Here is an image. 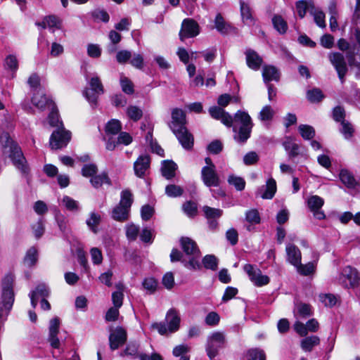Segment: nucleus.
<instances>
[{"label": "nucleus", "instance_id": "680f3d73", "mask_svg": "<svg viewBox=\"0 0 360 360\" xmlns=\"http://www.w3.org/2000/svg\"><path fill=\"white\" fill-rule=\"evenodd\" d=\"M307 98L311 102H319L323 98V94L319 89H314L307 91Z\"/></svg>", "mask_w": 360, "mask_h": 360}, {"label": "nucleus", "instance_id": "49530a36", "mask_svg": "<svg viewBox=\"0 0 360 360\" xmlns=\"http://www.w3.org/2000/svg\"><path fill=\"white\" fill-rule=\"evenodd\" d=\"M298 130L304 139L309 140L314 137L315 131L314 129L307 124H300L298 127Z\"/></svg>", "mask_w": 360, "mask_h": 360}, {"label": "nucleus", "instance_id": "de8ad7c7", "mask_svg": "<svg viewBox=\"0 0 360 360\" xmlns=\"http://www.w3.org/2000/svg\"><path fill=\"white\" fill-rule=\"evenodd\" d=\"M283 146L288 153L290 157H295L299 154L300 146L291 139H288L284 143Z\"/></svg>", "mask_w": 360, "mask_h": 360}, {"label": "nucleus", "instance_id": "338daca9", "mask_svg": "<svg viewBox=\"0 0 360 360\" xmlns=\"http://www.w3.org/2000/svg\"><path fill=\"white\" fill-rule=\"evenodd\" d=\"M219 320H220L219 315L214 311H212V312H210L206 316L205 321V323L208 326H215L218 325Z\"/></svg>", "mask_w": 360, "mask_h": 360}, {"label": "nucleus", "instance_id": "3c124183", "mask_svg": "<svg viewBox=\"0 0 360 360\" xmlns=\"http://www.w3.org/2000/svg\"><path fill=\"white\" fill-rule=\"evenodd\" d=\"M37 261V250L35 248H30L25 257L24 262L28 266H32Z\"/></svg>", "mask_w": 360, "mask_h": 360}, {"label": "nucleus", "instance_id": "72a5a7b5", "mask_svg": "<svg viewBox=\"0 0 360 360\" xmlns=\"http://www.w3.org/2000/svg\"><path fill=\"white\" fill-rule=\"evenodd\" d=\"M62 204L70 212H77L81 210L79 202L68 195L63 196Z\"/></svg>", "mask_w": 360, "mask_h": 360}, {"label": "nucleus", "instance_id": "0e129e2a", "mask_svg": "<svg viewBox=\"0 0 360 360\" xmlns=\"http://www.w3.org/2000/svg\"><path fill=\"white\" fill-rule=\"evenodd\" d=\"M64 52V47L62 44L57 43V42H53L51 45V49L49 51V54L52 57H58L60 55H62Z\"/></svg>", "mask_w": 360, "mask_h": 360}, {"label": "nucleus", "instance_id": "c85d7f7f", "mask_svg": "<svg viewBox=\"0 0 360 360\" xmlns=\"http://www.w3.org/2000/svg\"><path fill=\"white\" fill-rule=\"evenodd\" d=\"M340 179L342 183L349 188H355L358 182L352 174L347 169H342L340 172Z\"/></svg>", "mask_w": 360, "mask_h": 360}, {"label": "nucleus", "instance_id": "a19ab883", "mask_svg": "<svg viewBox=\"0 0 360 360\" xmlns=\"http://www.w3.org/2000/svg\"><path fill=\"white\" fill-rule=\"evenodd\" d=\"M274 114V110H273L271 106L265 105L259 112L258 118L262 122H269L273 120Z\"/></svg>", "mask_w": 360, "mask_h": 360}, {"label": "nucleus", "instance_id": "09e8293b", "mask_svg": "<svg viewBox=\"0 0 360 360\" xmlns=\"http://www.w3.org/2000/svg\"><path fill=\"white\" fill-rule=\"evenodd\" d=\"M227 181L229 184L233 186L237 191H241L245 188V181L242 177L231 174L229 176Z\"/></svg>", "mask_w": 360, "mask_h": 360}, {"label": "nucleus", "instance_id": "052dcab7", "mask_svg": "<svg viewBox=\"0 0 360 360\" xmlns=\"http://www.w3.org/2000/svg\"><path fill=\"white\" fill-rule=\"evenodd\" d=\"M310 13L314 16L316 24L319 27L324 28L326 27L324 13L319 10H314V11H310Z\"/></svg>", "mask_w": 360, "mask_h": 360}, {"label": "nucleus", "instance_id": "c03bdc74", "mask_svg": "<svg viewBox=\"0 0 360 360\" xmlns=\"http://www.w3.org/2000/svg\"><path fill=\"white\" fill-rule=\"evenodd\" d=\"M320 302L326 307H332L335 305L338 301L336 296L331 293L320 294Z\"/></svg>", "mask_w": 360, "mask_h": 360}, {"label": "nucleus", "instance_id": "bb28decb", "mask_svg": "<svg viewBox=\"0 0 360 360\" xmlns=\"http://www.w3.org/2000/svg\"><path fill=\"white\" fill-rule=\"evenodd\" d=\"M262 77L264 82L271 81L278 82L280 78V72L275 66L264 65L263 67Z\"/></svg>", "mask_w": 360, "mask_h": 360}, {"label": "nucleus", "instance_id": "4be33fe9", "mask_svg": "<svg viewBox=\"0 0 360 360\" xmlns=\"http://www.w3.org/2000/svg\"><path fill=\"white\" fill-rule=\"evenodd\" d=\"M32 103L34 106L41 110H44L46 106L51 108V110L56 107L52 101L49 100L40 90L34 94L32 98Z\"/></svg>", "mask_w": 360, "mask_h": 360}, {"label": "nucleus", "instance_id": "bf43d9fd", "mask_svg": "<svg viewBox=\"0 0 360 360\" xmlns=\"http://www.w3.org/2000/svg\"><path fill=\"white\" fill-rule=\"evenodd\" d=\"M126 235L128 239L135 240L139 232V227L134 224L126 225Z\"/></svg>", "mask_w": 360, "mask_h": 360}, {"label": "nucleus", "instance_id": "774afa93", "mask_svg": "<svg viewBox=\"0 0 360 360\" xmlns=\"http://www.w3.org/2000/svg\"><path fill=\"white\" fill-rule=\"evenodd\" d=\"M87 54L91 58H98L101 55V49L98 44H90L87 46Z\"/></svg>", "mask_w": 360, "mask_h": 360}, {"label": "nucleus", "instance_id": "9b49d317", "mask_svg": "<svg viewBox=\"0 0 360 360\" xmlns=\"http://www.w3.org/2000/svg\"><path fill=\"white\" fill-rule=\"evenodd\" d=\"M360 276L356 269L351 266H345L339 277V281L346 288H356L359 283Z\"/></svg>", "mask_w": 360, "mask_h": 360}, {"label": "nucleus", "instance_id": "f8f14e48", "mask_svg": "<svg viewBox=\"0 0 360 360\" xmlns=\"http://www.w3.org/2000/svg\"><path fill=\"white\" fill-rule=\"evenodd\" d=\"M243 270L248 275L250 280L256 286L265 285L269 283V278L266 275H263L261 270L255 265L246 264L243 266Z\"/></svg>", "mask_w": 360, "mask_h": 360}, {"label": "nucleus", "instance_id": "2f4dec72", "mask_svg": "<svg viewBox=\"0 0 360 360\" xmlns=\"http://www.w3.org/2000/svg\"><path fill=\"white\" fill-rule=\"evenodd\" d=\"M214 26L221 34H226L231 30V26L224 20L221 14L217 15L214 20Z\"/></svg>", "mask_w": 360, "mask_h": 360}, {"label": "nucleus", "instance_id": "f3484780", "mask_svg": "<svg viewBox=\"0 0 360 360\" xmlns=\"http://www.w3.org/2000/svg\"><path fill=\"white\" fill-rule=\"evenodd\" d=\"M127 340V332L122 327H117L109 335L110 347L112 350L117 349L124 345Z\"/></svg>", "mask_w": 360, "mask_h": 360}, {"label": "nucleus", "instance_id": "473e14b6", "mask_svg": "<svg viewBox=\"0 0 360 360\" xmlns=\"http://www.w3.org/2000/svg\"><path fill=\"white\" fill-rule=\"evenodd\" d=\"M90 182L91 185L96 188L101 187L104 184L109 186L111 185V181L108 174L105 172H103L98 175H94L92 178H91Z\"/></svg>", "mask_w": 360, "mask_h": 360}, {"label": "nucleus", "instance_id": "4c0bfd02", "mask_svg": "<svg viewBox=\"0 0 360 360\" xmlns=\"http://www.w3.org/2000/svg\"><path fill=\"white\" fill-rule=\"evenodd\" d=\"M117 288V291L114 292L112 295V300L114 304V307L116 308H120L122 305L123 301V289L124 286L122 283H119L116 285Z\"/></svg>", "mask_w": 360, "mask_h": 360}, {"label": "nucleus", "instance_id": "b1692460", "mask_svg": "<svg viewBox=\"0 0 360 360\" xmlns=\"http://www.w3.org/2000/svg\"><path fill=\"white\" fill-rule=\"evenodd\" d=\"M240 15L243 22L248 25H254L255 19L252 15V11L248 2L240 0Z\"/></svg>", "mask_w": 360, "mask_h": 360}, {"label": "nucleus", "instance_id": "ea45409f", "mask_svg": "<svg viewBox=\"0 0 360 360\" xmlns=\"http://www.w3.org/2000/svg\"><path fill=\"white\" fill-rule=\"evenodd\" d=\"M205 269L215 271L218 266V259L213 255H205L202 261Z\"/></svg>", "mask_w": 360, "mask_h": 360}, {"label": "nucleus", "instance_id": "6ab92c4d", "mask_svg": "<svg viewBox=\"0 0 360 360\" xmlns=\"http://www.w3.org/2000/svg\"><path fill=\"white\" fill-rule=\"evenodd\" d=\"M323 203V199L318 195H313L307 200L309 210L314 213V217L318 219H323L326 217L323 212L321 210Z\"/></svg>", "mask_w": 360, "mask_h": 360}, {"label": "nucleus", "instance_id": "aec40b11", "mask_svg": "<svg viewBox=\"0 0 360 360\" xmlns=\"http://www.w3.org/2000/svg\"><path fill=\"white\" fill-rule=\"evenodd\" d=\"M60 319L58 317H55L50 320L49 327V341L53 348H59L60 341L58 338V333L60 327Z\"/></svg>", "mask_w": 360, "mask_h": 360}, {"label": "nucleus", "instance_id": "20e7f679", "mask_svg": "<svg viewBox=\"0 0 360 360\" xmlns=\"http://www.w3.org/2000/svg\"><path fill=\"white\" fill-rule=\"evenodd\" d=\"M165 321V322L153 323L151 328L158 330L162 335L174 333L179 329L181 317L176 309L172 308L167 311Z\"/></svg>", "mask_w": 360, "mask_h": 360}, {"label": "nucleus", "instance_id": "79ce46f5", "mask_svg": "<svg viewBox=\"0 0 360 360\" xmlns=\"http://www.w3.org/2000/svg\"><path fill=\"white\" fill-rule=\"evenodd\" d=\"M126 113L129 118L134 122L139 120L143 116L142 110L136 105H129L127 107Z\"/></svg>", "mask_w": 360, "mask_h": 360}, {"label": "nucleus", "instance_id": "864d4df0", "mask_svg": "<svg viewBox=\"0 0 360 360\" xmlns=\"http://www.w3.org/2000/svg\"><path fill=\"white\" fill-rule=\"evenodd\" d=\"M120 85L122 90L127 94H132L134 91V85L131 80L123 75L120 77Z\"/></svg>", "mask_w": 360, "mask_h": 360}, {"label": "nucleus", "instance_id": "6e6552de", "mask_svg": "<svg viewBox=\"0 0 360 360\" xmlns=\"http://www.w3.org/2000/svg\"><path fill=\"white\" fill-rule=\"evenodd\" d=\"M89 84L90 88H86L83 95L91 106L94 108L97 106L98 96L103 94V86L97 76L92 77Z\"/></svg>", "mask_w": 360, "mask_h": 360}, {"label": "nucleus", "instance_id": "1a4fd4ad", "mask_svg": "<svg viewBox=\"0 0 360 360\" xmlns=\"http://www.w3.org/2000/svg\"><path fill=\"white\" fill-rule=\"evenodd\" d=\"M226 338L222 332L215 331L211 333L207 339L206 352L210 359L214 358L225 344Z\"/></svg>", "mask_w": 360, "mask_h": 360}, {"label": "nucleus", "instance_id": "7ed1b4c3", "mask_svg": "<svg viewBox=\"0 0 360 360\" xmlns=\"http://www.w3.org/2000/svg\"><path fill=\"white\" fill-rule=\"evenodd\" d=\"M184 252L188 257V261L182 260L184 266L193 270L200 269L202 265L200 262V252L194 240L190 238L183 237L180 240Z\"/></svg>", "mask_w": 360, "mask_h": 360}, {"label": "nucleus", "instance_id": "58836bf2", "mask_svg": "<svg viewBox=\"0 0 360 360\" xmlns=\"http://www.w3.org/2000/svg\"><path fill=\"white\" fill-rule=\"evenodd\" d=\"M48 120L49 123L51 127H56V129L63 127V122L60 120L56 107H54L51 109L49 115Z\"/></svg>", "mask_w": 360, "mask_h": 360}, {"label": "nucleus", "instance_id": "ddd939ff", "mask_svg": "<svg viewBox=\"0 0 360 360\" xmlns=\"http://www.w3.org/2000/svg\"><path fill=\"white\" fill-rule=\"evenodd\" d=\"M329 60L338 72V77L342 84L345 82V77L348 71L344 56L338 52L330 53Z\"/></svg>", "mask_w": 360, "mask_h": 360}, {"label": "nucleus", "instance_id": "9d476101", "mask_svg": "<svg viewBox=\"0 0 360 360\" xmlns=\"http://www.w3.org/2000/svg\"><path fill=\"white\" fill-rule=\"evenodd\" d=\"M71 139V132L64 127L56 129L51 135L49 145L51 149L58 150L65 147Z\"/></svg>", "mask_w": 360, "mask_h": 360}, {"label": "nucleus", "instance_id": "f257e3e1", "mask_svg": "<svg viewBox=\"0 0 360 360\" xmlns=\"http://www.w3.org/2000/svg\"><path fill=\"white\" fill-rule=\"evenodd\" d=\"M172 119L169 128L183 148L191 149L193 146V136L185 126L186 121L184 112L179 108L174 109L172 112Z\"/></svg>", "mask_w": 360, "mask_h": 360}, {"label": "nucleus", "instance_id": "423d86ee", "mask_svg": "<svg viewBox=\"0 0 360 360\" xmlns=\"http://www.w3.org/2000/svg\"><path fill=\"white\" fill-rule=\"evenodd\" d=\"M234 122L240 125L234 139L236 141L243 143L250 136L253 127L252 119L248 112L239 110L234 115Z\"/></svg>", "mask_w": 360, "mask_h": 360}, {"label": "nucleus", "instance_id": "13d9d810", "mask_svg": "<svg viewBox=\"0 0 360 360\" xmlns=\"http://www.w3.org/2000/svg\"><path fill=\"white\" fill-rule=\"evenodd\" d=\"M109 39H110L112 45L108 47V52L110 53H112L116 51L115 45L120 41L122 37L121 34L116 31L111 30L109 33Z\"/></svg>", "mask_w": 360, "mask_h": 360}, {"label": "nucleus", "instance_id": "6e6d98bb", "mask_svg": "<svg viewBox=\"0 0 360 360\" xmlns=\"http://www.w3.org/2000/svg\"><path fill=\"white\" fill-rule=\"evenodd\" d=\"M245 219L250 224H257L260 223V216L256 209H252L246 212Z\"/></svg>", "mask_w": 360, "mask_h": 360}, {"label": "nucleus", "instance_id": "5fc2aeb1", "mask_svg": "<svg viewBox=\"0 0 360 360\" xmlns=\"http://www.w3.org/2000/svg\"><path fill=\"white\" fill-rule=\"evenodd\" d=\"M165 193L171 198L181 196L183 193V189L181 186L174 184H170L166 186Z\"/></svg>", "mask_w": 360, "mask_h": 360}, {"label": "nucleus", "instance_id": "a211bd4d", "mask_svg": "<svg viewBox=\"0 0 360 360\" xmlns=\"http://www.w3.org/2000/svg\"><path fill=\"white\" fill-rule=\"evenodd\" d=\"M209 112L212 118L221 121L226 127L232 126L233 119L224 108L219 106L211 107L209 109Z\"/></svg>", "mask_w": 360, "mask_h": 360}, {"label": "nucleus", "instance_id": "e433bc0d", "mask_svg": "<svg viewBox=\"0 0 360 360\" xmlns=\"http://www.w3.org/2000/svg\"><path fill=\"white\" fill-rule=\"evenodd\" d=\"M101 221V217L98 213L91 212L89 217L86 220L87 226L94 232L97 233V226Z\"/></svg>", "mask_w": 360, "mask_h": 360}, {"label": "nucleus", "instance_id": "7c9ffc66", "mask_svg": "<svg viewBox=\"0 0 360 360\" xmlns=\"http://www.w3.org/2000/svg\"><path fill=\"white\" fill-rule=\"evenodd\" d=\"M272 24L274 29L281 34L286 33L288 26L287 22L280 15H274L272 18Z\"/></svg>", "mask_w": 360, "mask_h": 360}, {"label": "nucleus", "instance_id": "8fccbe9b", "mask_svg": "<svg viewBox=\"0 0 360 360\" xmlns=\"http://www.w3.org/2000/svg\"><path fill=\"white\" fill-rule=\"evenodd\" d=\"M248 360H266V354L264 350L259 348H253L247 353Z\"/></svg>", "mask_w": 360, "mask_h": 360}, {"label": "nucleus", "instance_id": "c756f323", "mask_svg": "<svg viewBox=\"0 0 360 360\" xmlns=\"http://www.w3.org/2000/svg\"><path fill=\"white\" fill-rule=\"evenodd\" d=\"M177 165L173 161L164 160L162 163L161 171L162 176L170 179L175 176Z\"/></svg>", "mask_w": 360, "mask_h": 360}, {"label": "nucleus", "instance_id": "e2e57ef3", "mask_svg": "<svg viewBox=\"0 0 360 360\" xmlns=\"http://www.w3.org/2000/svg\"><path fill=\"white\" fill-rule=\"evenodd\" d=\"M98 168L94 164L85 165L82 169V174L85 177H93L96 174Z\"/></svg>", "mask_w": 360, "mask_h": 360}, {"label": "nucleus", "instance_id": "f704fd0d", "mask_svg": "<svg viewBox=\"0 0 360 360\" xmlns=\"http://www.w3.org/2000/svg\"><path fill=\"white\" fill-rule=\"evenodd\" d=\"M276 192V182L273 178H269L266 183V190L261 195L264 199H271Z\"/></svg>", "mask_w": 360, "mask_h": 360}, {"label": "nucleus", "instance_id": "dca6fc26", "mask_svg": "<svg viewBox=\"0 0 360 360\" xmlns=\"http://www.w3.org/2000/svg\"><path fill=\"white\" fill-rule=\"evenodd\" d=\"M150 157L148 155H140L134 163L135 175L139 178L145 177L150 170Z\"/></svg>", "mask_w": 360, "mask_h": 360}, {"label": "nucleus", "instance_id": "f03ea898", "mask_svg": "<svg viewBox=\"0 0 360 360\" xmlns=\"http://www.w3.org/2000/svg\"><path fill=\"white\" fill-rule=\"evenodd\" d=\"M0 143L4 148V153L8 154L14 165L22 173L27 172V167L25 165V160L20 148L11 139L8 133H3L0 136Z\"/></svg>", "mask_w": 360, "mask_h": 360}, {"label": "nucleus", "instance_id": "37998d69", "mask_svg": "<svg viewBox=\"0 0 360 360\" xmlns=\"http://www.w3.org/2000/svg\"><path fill=\"white\" fill-rule=\"evenodd\" d=\"M122 129L121 123L117 120L109 121L105 126V132L107 134L115 135L118 134Z\"/></svg>", "mask_w": 360, "mask_h": 360}, {"label": "nucleus", "instance_id": "2eb2a0df", "mask_svg": "<svg viewBox=\"0 0 360 360\" xmlns=\"http://www.w3.org/2000/svg\"><path fill=\"white\" fill-rule=\"evenodd\" d=\"M201 179L204 184L207 187H217L220 184V179L216 171V167H202Z\"/></svg>", "mask_w": 360, "mask_h": 360}, {"label": "nucleus", "instance_id": "393cba45", "mask_svg": "<svg viewBox=\"0 0 360 360\" xmlns=\"http://www.w3.org/2000/svg\"><path fill=\"white\" fill-rule=\"evenodd\" d=\"M287 260L294 266H299L301 262V252L295 245H286Z\"/></svg>", "mask_w": 360, "mask_h": 360}, {"label": "nucleus", "instance_id": "603ef678", "mask_svg": "<svg viewBox=\"0 0 360 360\" xmlns=\"http://www.w3.org/2000/svg\"><path fill=\"white\" fill-rule=\"evenodd\" d=\"M202 210L207 219H218L222 215L223 212L220 209L212 208L208 206L203 207Z\"/></svg>", "mask_w": 360, "mask_h": 360}, {"label": "nucleus", "instance_id": "4d7b16f0", "mask_svg": "<svg viewBox=\"0 0 360 360\" xmlns=\"http://www.w3.org/2000/svg\"><path fill=\"white\" fill-rule=\"evenodd\" d=\"M295 267L300 274L304 276L313 274L315 270V264L313 262H309L304 265H302L300 262L299 266H296Z\"/></svg>", "mask_w": 360, "mask_h": 360}, {"label": "nucleus", "instance_id": "412c9836", "mask_svg": "<svg viewBox=\"0 0 360 360\" xmlns=\"http://www.w3.org/2000/svg\"><path fill=\"white\" fill-rule=\"evenodd\" d=\"M49 295V290L48 287L44 283L39 284L36 288L29 294L32 306L35 308L37 305L39 299H45Z\"/></svg>", "mask_w": 360, "mask_h": 360}, {"label": "nucleus", "instance_id": "cd10ccee", "mask_svg": "<svg viewBox=\"0 0 360 360\" xmlns=\"http://www.w3.org/2000/svg\"><path fill=\"white\" fill-rule=\"evenodd\" d=\"M294 314L296 318L306 319L312 315L311 307L306 303H297L294 309Z\"/></svg>", "mask_w": 360, "mask_h": 360}, {"label": "nucleus", "instance_id": "39448f33", "mask_svg": "<svg viewBox=\"0 0 360 360\" xmlns=\"http://www.w3.org/2000/svg\"><path fill=\"white\" fill-rule=\"evenodd\" d=\"M14 278L11 274L6 275L2 280V295L0 304V319L7 316L11 309L15 295L13 289Z\"/></svg>", "mask_w": 360, "mask_h": 360}, {"label": "nucleus", "instance_id": "5701e85b", "mask_svg": "<svg viewBox=\"0 0 360 360\" xmlns=\"http://www.w3.org/2000/svg\"><path fill=\"white\" fill-rule=\"evenodd\" d=\"M62 21L54 15L45 16L41 22H36L35 25L42 29L49 28L54 32L56 29H60Z\"/></svg>", "mask_w": 360, "mask_h": 360}, {"label": "nucleus", "instance_id": "a878e982", "mask_svg": "<svg viewBox=\"0 0 360 360\" xmlns=\"http://www.w3.org/2000/svg\"><path fill=\"white\" fill-rule=\"evenodd\" d=\"M245 55L248 67L254 70H259L262 63V58L252 50H248Z\"/></svg>", "mask_w": 360, "mask_h": 360}, {"label": "nucleus", "instance_id": "69168bd1", "mask_svg": "<svg viewBox=\"0 0 360 360\" xmlns=\"http://www.w3.org/2000/svg\"><path fill=\"white\" fill-rule=\"evenodd\" d=\"M91 260L94 264H101L103 261L101 250L98 248H92L90 250Z\"/></svg>", "mask_w": 360, "mask_h": 360}, {"label": "nucleus", "instance_id": "a18cd8bd", "mask_svg": "<svg viewBox=\"0 0 360 360\" xmlns=\"http://www.w3.org/2000/svg\"><path fill=\"white\" fill-rule=\"evenodd\" d=\"M142 286L148 294H153L157 290L158 282L153 277L146 278L142 282Z\"/></svg>", "mask_w": 360, "mask_h": 360}, {"label": "nucleus", "instance_id": "0eeeda50", "mask_svg": "<svg viewBox=\"0 0 360 360\" xmlns=\"http://www.w3.org/2000/svg\"><path fill=\"white\" fill-rule=\"evenodd\" d=\"M133 202V195L130 191L121 193L120 201L112 210V218L117 221H124L129 217L130 208Z\"/></svg>", "mask_w": 360, "mask_h": 360}, {"label": "nucleus", "instance_id": "4468645a", "mask_svg": "<svg viewBox=\"0 0 360 360\" xmlns=\"http://www.w3.org/2000/svg\"><path fill=\"white\" fill-rule=\"evenodd\" d=\"M200 33V27L196 21L191 18H186L181 23L179 32V38L181 41L185 39L193 38Z\"/></svg>", "mask_w": 360, "mask_h": 360}, {"label": "nucleus", "instance_id": "c9c22d12", "mask_svg": "<svg viewBox=\"0 0 360 360\" xmlns=\"http://www.w3.org/2000/svg\"><path fill=\"white\" fill-rule=\"evenodd\" d=\"M320 342V339L318 336L312 335L304 338L301 341V347L305 352H310L313 347L318 345Z\"/></svg>", "mask_w": 360, "mask_h": 360}]
</instances>
